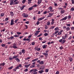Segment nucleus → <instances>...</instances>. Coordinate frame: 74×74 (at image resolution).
Here are the masks:
<instances>
[{"mask_svg": "<svg viewBox=\"0 0 74 74\" xmlns=\"http://www.w3.org/2000/svg\"><path fill=\"white\" fill-rule=\"evenodd\" d=\"M18 0H11L10 1V5H15L19 3V2L17 1Z\"/></svg>", "mask_w": 74, "mask_h": 74, "instance_id": "obj_1", "label": "nucleus"}, {"mask_svg": "<svg viewBox=\"0 0 74 74\" xmlns=\"http://www.w3.org/2000/svg\"><path fill=\"white\" fill-rule=\"evenodd\" d=\"M33 71V74H37V72L36 71H38L36 69H33L31 70L29 72V73H31Z\"/></svg>", "mask_w": 74, "mask_h": 74, "instance_id": "obj_2", "label": "nucleus"}, {"mask_svg": "<svg viewBox=\"0 0 74 74\" xmlns=\"http://www.w3.org/2000/svg\"><path fill=\"white\" fill-rule=\"evenodd\" d=\"M48 52H49V51L47 50L45 51L46 53H43L42 54L45 56H46V55H48Z\"/></svg>", "mask_w": 74, "mask_h": 74, "instance_id": "obj_3", "label": "nucleus"}, {"mask_svg": "<svg viewBox=\"0 0 74 74\" xmlns=\"http://www.w3.org/2000/svg\"><path fill=\"white\" fill-rule=\"evenodd\" d=\"M22 16L25 18H27L28 16V15L27 14L24 13L22 14Z\"/></svg>", "mask_w": 74, "mask_h": 74, "instance_id": "obj_4", "label": "nucleus"}, {"mask_svg": "<svg viewBox=\"0 0 74 74\" xmlns=\"http://www.w3.org/2000/svg\"><path fill=\"white\" fill-rule=\"evenodd\" d=\"M12 47L13 48H14V49H16L17 48H18V47H16V44H13Z\"/></svg>", "mask_w": 74, "mask_h": 74, "instance_id": "obj_5", "label": "nucleus"}, {"mask_svg": "<svg viewBox=\"0 0 74 74\" xmlns=\"http://www.w3.org/2000/svg\"><path fill=\"white\" fill-rule=\"evenodd\" d=\"M37 33H35V35L36 36H37V34H39V32H40V31H37L36 32Z\"/></svg>", "mask_w": 74, "mask_h": 74, "instance_id": "obj_6", "label": "nucleus"}, {"mask_svg": "<svg viewBox=\"0 0 74 74\" xmlns=\"http://www.w3.org/2000/svg\"><path fill=\"white\" fill-rule=\"evenodd\" d=\"M44 18H45V17H43L40 18H38V21H41V20H42V19H44Z\"/></svg>", "mask_w": 74, "mask_h": 74, "instance_id": "obj_7", "label": "nucleus"}, {"mask_svg": "<svg viewBox=\"0 0 74 74\" xmlns=\"http://www.w3.org/2000/svg\"><path fill=\"white\" fill-rule=\"evenodd\" d=\"M17 69H19V67H18L13 69V70L15 71H16Z\"/></svg>", "mask_w": 74, "mask_h": 74, "instance_id": "obj_8", "label": "nucleus"}, {"mask_svg": "<svg viewBox=\"0 0 74 74\" xmlns=\"http://www.w3.org/2000/svg\"><path fill=\"white\" fill-rule=\"evenodd\" d=\"M33 8L32 6V7L29 8L28 10L29 11H31V10H33Z\"/></svg>", "mask_w": 74, "mask_h": 74, "instance_id": "obj_9", "label": "nucleus"}, {"mask_svg": "<svg viewBox=\"0 0 74 74\" xmlns=\"http://www.w3.org/2000/svg\"><path fill=\"white\" fill-rule=\"evenodd\" d=\"M67 18V16H66L62 19V21H65Z\"/></svg>", "mask_w": 74, "mask_h": 74, "instance_id": "obj_10", "label": "nucleus"}, {"mask_svg": "<svg viewBox=\"0 0 74 74\" xmlns=\"http://www.w3.org/2000/svg\"><path fill=\"white\" fill-rule=\"evenodd\" d=\"M38 60V58H36V59H34V60H32V62H36V61H37Z\"/></svg>", "mask_w": 74, "mask_h": 74, "instance_id": "obj_11", "label": "nucleus"}, {"mask_svg": "<svg viewBox=\"0 0 74 74\" xmlns=\"http://www.w3.org/2000/svg\"><path fill=\"white\" fill-rule=\"evenodd\" d=\"M30 65V64H29L27 65H25V67H26V68H28L29 67V66Z\"/></svg>", "mask_w": 74, "mask_h": 74, "instance_id": "obj_12", "label": "nucleus"}, {"mask_svg": "<svg viewBox=\"0 0 74 74\" xmlns=\"http://www.w3.org/2000/svg\"><path fill=\"white\" fill-rule=\"evenodd\" d=\"M64 12H65V11L64 10H62L61 11V14H63L64 13Z\"/></svg>", "mask_w": 74, "mask_h": 74, "instance_id": "obj_13", "label": "nucleus"}, {"mask_svg": "<svg viewBox=\"0 0 74 74\" xmlns=\"http://www.w3.org/2000/svg\"><path fill=\"white\" fill-rule=\"evenodd\" d=\"M40 64H44V61H40Z\"/></svg>", "mask_w": 74, "mask_h": 74, "instance_id": "obj_14", "label": "nucleus"}, {"mask_svg": "<svg viewBox=\"0 0 74 74\" xmlns=\"http://www.w3.org/2000/svg\"><path fill=\"white\" fill-rule=\"evenodd\" d=\"M47 45H44L43 46H42L43 47V49H45L46 48V47H47Z\"/></svg>", "mask_w": 74, "mask_h": 74, "instance_id": "obj_15", "label": "nucleus"}, {"mask_svg": "<svg viewBox=\"0 0 74 74\" xmlns=\"http://www.w3.org/2000/svg\"><path fill=\"white\" fill-rule=\"evenodd\" d=\"M49 16H48V17H50V16H52V15H53V14L49 13Z\"/></svg>", "mask_w": 74, "mask_h": 74, "instance_id": "obj_16", "label": "nucleus"}, {"mask_svg": "<svg viewBox=\"0 0 74 74\" xmlns=\"http://www.w3.org/2000/svg\"><path fill=\"white\" fill-rule=\"evenodd\" d=\"M43 72H44V71L43 70L40 71H39V73L40 74H42V73H43Z\"/></svg>", "mask_w": 74, "mask_h": 74, "instance_id": "obj_17", "label": "nucleus"}, {"mask_svg": "<svg viewBox=\"0 0 74 74\" xmlns=\"http://www.w3.org/2000/svg\"><path fill=\"white\" fill-rule=\"evenodd\" d=\"M73 59H72V58H69V60H70V62H72V61H73Z\"/></svg>", "mask_w": 74, "mask_h": 74, "instance_id": "obj_18", "label": "nucleus"}, {"mask_svg": "<svg viewBox=\"0 0 74 74\" xmlns=\"http://www.w3.org/2000/svg\"><path fill=\"white\" fill-rule=\"evenodd\" d=\"M25 50H24V49H23L22 50V53H23V54H24V53H25Z\"/></svg>", "mask_w": 74, "mask_h": 74, "instance_id": "obj_19", "label": "nucleus"}, {"mask_svg": "<svg viewBox=\"0 0 74 74\" xmlns=\"http://www.w3.org/2000/svg\"><path fill=\"white\" fill-rule=\"evenodd\" d=\"M4 15V13H2L1 14V16L2 17V16H3Z\"/></svg>", "mask_w": 74, "mask_h": 74, "instance_id": "obj_20", "label": "nucleus"}, {"mask_svg": "<svg viewBox=\"0 0 74 74\" xmlns=\"http://www.w3.org/2000/svg\"><path fill=\"white\" fill-rule=\"evenodd\" d=\"M16 60L17 62H20V60L18 59V58H16Z\"/></svg>", "mask_w": 74, "mask_h": 74, "instance_id": "obj_21", "label": "nucleus"}, {"mask_svg": "<svg viewBox=\"0 0 74 74\" xmlns=\"http://www.w3.org/2000/svg\"><path fill=\"white\" fill-rule=\"evenodd\" d=\"M66 42V40H63L62 41L61 43L62 44H64V42Z\"/></svg>", "mask_w": 74, "mask_h": 74, "instance_id": "obj_22", "label": "nucleus"}, {"mask_svg": "<svg viewBox=\"0 0 74 74\" xmlns=\"http://www.w3.org/2000/svg\"><path fill=\"white\" fill-rule=\"evenodd\" d=\"M25 7V6L24 5V6H23L21 8V10H23V9L24 8V7Z\"/></svg>", "mask_w": 74, "mask_h": 74, "instance_id": "obj_23", "label": "nucleus"}, {"mask_svg": "<svg viewBox=\"0 0 74 74\" xmlns=\"http://www.w3.org/2000/svg\"><path fill=\"white\" fill-rule=\"evenodd\" d=\"M32 0H28V3L30 4V3H31V1H32Z\"/></svg>", "mask_w": 74, "mask_h": 74, "instance_id": "obj_24", "label": "nucleus"}, {"mask_svg": "<svg viewBox=\"0 0 74 74\" xmlns=\"http://www.w3.org/2000/svg\"><path fill=\"white\" fill-rule=\"evenodd\" d=\"M52 7H50L48 8V9L49 10H52Z\"/></svg>", "mask_w": 74, "mask_h": 74, "instance_id": "obj_25", "label": "nucleus"}, {"mask_svg": "<svg viewBox=\"0 0 74 74\" xmlns=\"http://www.w3.org/2000/svg\"><path fill=\"white\" fill-rule=\"evenodd\" d=\"M35 65H31L30 66V68H33V67H35Z\"/></svg>", "mask_w": 74, "mask_h": 74, "instance_id": "obj_26", "label": "nucleus"}, {"mask_svg": "<svg viewBox=\"0 0 74 74\" xmlns=\"http://www.w3.org/2000/svg\"><path fill=\"white\" fill-rule=\"evenodd\" d=\"M4 64H4V63H3L2 64H0V66H4Z\"/></svg>", "mask_w": 74, "mask_h": 74, "instance_id": "obj_27", "label": "nucleus"}, {"mask_svg": "<svg viewBox=\"0 0 74 74\" xmlns=\"http://www.w3.org/2000/svg\"><path fill=\"white\" fill-rule=\"evenodd\" d=\"M66 30H67V31H68V30H70V28H69V27H68L66 28Z\"/></svg>", "mask_w": 74, "mask_h": 74, "instance_id": "obj_28", "label": "nucleus"}, {"mask_svg": "<svg viewBox=\"0 0 74 74\" xmlns=\"http://www.w3.org/2000/svg\"><path fill=\"white\" fill-rule=\"evenodd\" d=\"M30 38H27L26 39V41H30Z\"/></svg>", "mask_w": 74, "mask_h": 74, "instance_id": "obj_29", "label": "nucleus"}, {"mask_svg": "<svg viewBox=\"0 0 74 74\" xmlns=\"http://www.w3.org/2000/svg\"><path fill=\"white\" fill-rule=\"evenodd\" d=\"M13 68V66H12L11 67L9 68L8 69H9V70H11V69H12Z\"/></svg>", "mask_w": 74, "mask_h": 74, "instance_id": "obj_30", "label": "nucleus"}, {"mask_svg": "<svg viewBox=\"0 0 74 74\" xmlns=\"http://www.w3.org/2000/svg\"><path fill=\"white\" fill-rule=\"evenodd\" d=\"M47 25H50V22H47Z\"/></svg>", "mask_w": 74, "mask_h": 74, "instance_id": "obj_31", "label": "nucleus"}, {"mask_svg": "<svg viewBox=\"0 0 74 74\" xmlns=\"http://www.w3.org/2000/svg\"><path fill=\"white\" fill-rule=\"evenodd\" d=\"M12 38H14V36H11L10 38V40H12Z\"/></svg>", "mask_w": 74, "mask_h": 74, "instance_id": "obj_32", "label": "nucleus"}, {"mask_svg": "<svg viewBox=\"0 0 74 74\" xmlns=\"http://www.w3.org/2000/svg\"><path fill=\"white\" fill-rule=\"evenodd\" d=\"M14 37H19V35H15L14 36Z\"/></svg>", "mask_w": 74, "mask_h": 74, "instance_id": "obj_33", "label": "nucleus"}, {"mask_svg": "<svg viewBox=\"0 0 74 74\" xmlns=\"http://www.w3.org/2000/svg\"><path fill=\"white\" fill-rule=\"evenodd\" d=\"M10 15L12 16L13 15H14V13H13V12H10Z\"/></svg>", "mask_w": 74, "mask_h": 74, "instance_id": "obj_34", "label": "nucleus"}, {"mask_svg": "<svg viewBox=\"0 0 74 74\" xmlns=\"http://www.w3.org/2000/svg\"><path fill=\"white\" fill-rule=\"evenodd\" d=\"M30 58V57H27V58H26L25 59V60H28V59H29Z\"/></svg>", "mask_w": 74, "mask_h": 74, "instance_id": "obj_35", "label": "nucleus"}, {"mask_svg": "<svg viewBox=\"0 0 74 74\" xmlns=\"http://www.w3.org/2000/svg\"><path fill=\"white\" fill-rule=\"evenodd\" d=\"M71 11H74V8H71Z\"/></svg>", "mask_w": 74, "mask_h": 74, "instance_id": "obj_36", "label": "nucleus"}, {"mask_svg": "<svg viewBox=\"0 0 74 74\" xmlns=\"http://www.w3.org/2000/svg\"><path fill=\"white\" fill-rule=\"evenodd\" d=\"M17 34H18V35H20V34H21V33H20L19 32H17Z\"/></svg>", "mask_w": 74, "mask_h": 74, "instance_id": "obj_37", "label": "nucleus"}, {"mask_svg": "<svg viewBox=\"0 0 74 74\" xmlns=\"http://www.w3.org/2000/svg\"><path fill=\"white\" fill-rule=\"evenodd\" d=\"M1 46H2V47H5V44H3V45H1Z\"/></svg>", "mask_w": 74, "mask_h": 74, "instance_id": "obj_38", "label": "nucleus"}, {"mask_svg": "<svg viewBox=\"0 0 74 74\" xmlns=\"http://www.w3.org/2000/svg\"><path fill=\"white\" fill-rule=\"evenodd\" d=\"M68 19H71V16H70V15H69L68 16Z\"/></svg>", "mask_w": 74, "mask_h": 74, "instance_id": "obj_39", "label": "nucleus"}, {"mask_svg": "<svg viewBox=\"0 0 74 74\" xmlns=\"http://www.w3.org/2000/svg\"><path fill=\"white\" fill-rule=\"evenodd\" d=\"M66 25L67 26H70V24H66Z\"/></svg>", "mask_w": 74, "mask_h": 74, "instance_id": "obj_40", "label": "nucleus"}, {"mask_svg": "<svg viewBox=\"0 0 74 74\" xmlns=\"http://www.w3.org/2000/svg\"><path fill=\"white\" fill-rule=\"evenodd\" d=\"M37 5L36 4H35L34 5H33L32 7H37Z\"/></svg>", "mask_w": 74, "mask_h": 74, "instance_id": "obj_41", "label": "nucleus"}, {"mask_svg": "<svg viewBox=\"0 0 74 74\" xmlns=\"http://www.w3.org/2000/svg\"><path fill=\"white\" fill-rule=\"evenodd\" d=\"M18 21V19H17L15 20L14 21V22L16 23L17 22V21Z\"/></svg>", "mask_w": 74, "mask_h": 74, "instance_id": "obj_42", "label": "nucleus"}, {"mask_svg": "<svg viewBox=\"0 0 74 74\" xmlns=\"http://www.w3.org/2000/svg\"><path fill=\"white\" fill-rule=\"evenodd\" d=\"M17 57V56H14L13 57V59H15V58H16V57Z\"/></svg>", "mask_w": 74, "mask_h": 74, "instance_id": "obj_43", "label": "nucleus"}, {"mask_svg": "<svg viewBox=\"0 0 74 74\" xmlns=\"http://www.w3.org/2000/svg\"><path fill=\"white\" fill-rule=\"evenodd\" d=\"M49 70H48V69H46L45 70V72H48Z\"/></svg>", "mask_w": 74, "mask_h": 74, "instance_id": "obj_44", "label": "nucleus"}, {"mask_svg": "<svg viewBox=\"0 0 74 74\" xmlns=\"http://www.w3.org/2000/svg\"><path fill=\"white\" fill-rule=\"evenodd\" d=\"M25 1H26V0H23L22 1V3H23V4L25 3Z\"/></svg>", "mask_w": 74, "mask_h": 74, "instance_id": "obj_45", "label": "nucleus"}, {"mask_svg": "<svg viewBox=\"0 0 74 74\" xmlns=\"http://www.w3.org/2000/svg\"><path fill=\"white\" fill-rule=\"evenodd\" d=\"M11 23H10V25L11 26H12V25H14V23H12L11 22Z\"/></svg>", "mask_w": 74, "mask_h": 74, "instance_id": "obj_46", "label": "nucleus"}, {"mask_svg": "<svg viewBox=\"0 0 74 74\" xmlns=\"http://www.w3.org/2000/svg\"><path fill=\"white\" fill-rule=\"evenodd\" d=\"M62 40H63V39H60L59 40V42H62Z\"/></svg>", "mask_w": 74, "mask_h": 74, "instance_id": "obj_47", "label": "nucleus"}, {"mask_svg": "<svg viewBox=\"0 0 74 74\" xmlns=\"http://www.w3.org/2000/svg\"><path fill=\"white\" fill-rule=\"evenodd\" d=\"M44 36H47L48 35V34L47 33H45L44 34Z\"/></svg>", "mask_w": 74, "mask_h": 74, "instance_id": "obj_48", "label": "nucleus"}, {"mask_svg": "<svg viewBox=\"0 0 74 74\" xmlns=\"http://www.w3.org/2000/svg\"><path fill=\"white\" fill-rule=\"evenodd\" d=\"M42 70H44L45 69V67L44 66H42Z\"/></svg>", "mask_w": 74, "mask_h": 74, "instance_id": "obj_49", "label": "nucleus"}, {"mask_svg": "<svg viewBox=\"0 0 74 74\" xmlns=\"http://www.w3.org/2000/svg\"><path fill=\"white\" fill-rule=\"evenodd\" d=\"M58 30V27L56 28L55 29V31H56V30Z\"/></svg>", "mask_w": 74, "mask_h": 74, "instance_id": "obj_50", "label": "nucleus"}, {"mask_svg": "<svg viewBox=\"0 0 74 74\" xmlns=\"http://www.w3.org/2000/svg\"><path fill=\"white\" fill-rule=\"evenodd\" d=\"M24 71L25 72H26V71H28V69H25L24 70Z\"/></svg>", "mask_w": 74, "mask_h": 74, "instance_id": "obj_51", "label": "nucleus"}, {"mask_svg": "<svg viewBox=\"0 0 74 74\" xmlns=\"http://www.w3.org/2000/svg\"><path fill=\"white\" fill-rule=\"evenodd\" d=\"M71 2L72 4H74V0H72Z\"/></svg>", "mask_w": 74, "mask_h": 74, "instance_id": "obj_52", "label": "nucleus"}, {"mask_svg": "<svg viewBox=\"0 0 74 74\" xmlns=\"http://www.w3.org/2000/svg\"><path fill=\"white\" fill-rule=\"evenodd\" d=\"M56 74H59V72L58 71H57L56 72Z\"/></svg>", "mask_w": 74, "mask_h": 74, "instance_id": "obj_53", "label": "nucleus"}, {"mask_svg": "<svg viewBox=\"0 0 74 74\" xmlns=\"http://www.w3.org/2000/svg\"><path fill=\"white\" fill-rule=\"evenodd\" d=\"M58 32H59V31H57L56 32H55V34H56L57 33H58Z\"/></svg>", "mask_w": 74, "mask_h": 74, "instance_id": "obj_54", "label": "nucleus"}, {"mask_svg": "<svg viewBox=\"0 0 74 74\" xmlns=\"http://www.w3.org/2000/svg\"><path fill=\"white\" fill-rule=\"evenodd\" d=\"M39 39L40 40H41V41H42V38L41 37L39 38Z\"/></svg>", "mask_w": 74, "mask_h": 74, "instance_id": "obj_55", "label": "nucleus"}, {"mask_svg": "<svg viewBox=\"0 0 74 74\" xmlns=\"http://www.w3.org/2000/svg\"><path fill=\"white\" fill-rule=\"evenodd\" d=\"M36 50H37V51H40V48H38Z\"/></svg>", "mask_w": 74, "mask_h": 74, "instance_id": "obj_56", "label": "nucleus"}, {"mask_svg": "<svg viewBox=\"0 0 74 74\" xmlns=\"http://www.w3.org/2000/svg\"><path fill=\"white\" fill-rule=\"evenodd\" d=\"M25 23L27 24H29V21H27L25 22Z\"/></svg>", "mask_w": 74, "mask_h": 74, "instance_id": "obj_57", "label": "nucleus"}, {"mask_svg": "<svg viewBox=\"0 0 74 74\" xmlns=\"http://www.w3.org/2000/svg\"><path fill=\"white\" fill-rule=\"evenodd\" d=\"M58 10H62V8H58Z\"/></svg>", "mask_w": 74, "mask_h": 74, "instance_id": "obj_58", "label": "nucleus"}, {"mask_svg": "<svg viewBox=\"0 0 74 74\" xmlns=\"http://www.w3.org/2000/svg\"><path fill=\"white\" fill-rule=\"evenodd\" d=\"M47 11H45V12H43V14H47Z\"/></svg>", "mask_w": 74, "mask_h": 74, "instance_id": "obj_59", "label": "nucleus"}, {"mask_svg": "<svg viewBox=\"0 0 74 74\" xmlns=\"http://www.w3.org/2000/svg\"><path fill=\"white\" fill-rule=\"evenodd\" d=\"M11 22L14 23V20H11Z\"/></svg>", "mask_w": 74, "mask_h": 74, "instance_id": "obj_60", "label": "nucleus"}, {"mask_svg": "<svg viewBox=\"0 0 74 74\" xmlns=\"http://www.w3.org/2000/svg\"><path fill=\"white\" fill-rule=\"evenodd\" d=\"M8 18H6L5 19V21H8Z\"/></svg>", "mask_w": 74, "mask_h": 74, "instance_id": "obj_61", "label": "nucleus"}, {"mask_svg": "<svg viewBox=\"0 0 74 74\" xmlns=\"http://www.w3.org/2000/svg\"><path fill=\"white\" fill-rule=\"evenodd\" d=\"M34 44H35V43L34 42H32V45H34Z\"/></svg>", "mask_w": 74, "mask_h": 74, "instance_id": "obj_62", "label": "nucleus"}, {"mask_svg": "<svg viewBox=\"0 0 74 74\" xmlns=\"http://www.w3.org/2000/svg\"><path fill=\"white\" fill-rule=\"evenodd\" d=\"M31 37H32V35H30L28 37V38H31Z\"/></svg>", "mask_w": 74, "mask_h": 74, "instance_id": "obj_63", "label": "nucleus"}, {"mask_svg": "<svg viewBox=\"0 0 74 74\" xmlns=\"http://www.w3.org/2000/svg\"><path fill=\"white\" fill-rule=\"evenodd\" d=\"M71 30H74V27H72L71 28Z\"/></svg>", "mask_w": 74, "mask_h": 74, "instance_id": "obj_64", "label": "nucleus"}]
</instances>
